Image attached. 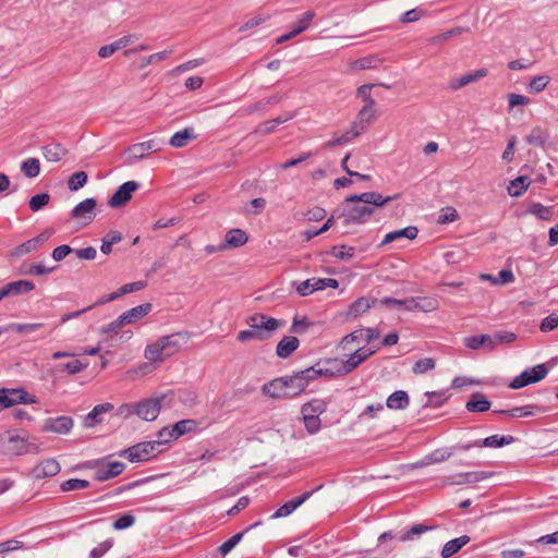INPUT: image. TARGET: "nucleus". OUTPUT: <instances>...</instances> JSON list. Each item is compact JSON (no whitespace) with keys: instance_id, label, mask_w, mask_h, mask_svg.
Segmentation results:
<instances>
[{"instance_id":"c03bdc74","label":"nucleus","mask_w":558,"mask_h":558,"mask_svg":"<svg viewBox=\"0 0 558 558\" xmlns=\"http://www.w3.org/2000/svg\"><path fill=\"white\" fill-rule=\"evenodd\" d=\"M525 140L530 145L544 147L548 140V134L541 126H535Z\"/></svg>"},{"instance_id":"c85d7f7f","label":"nucleus","mask_w":558,"mask_h":558,"mask_svg":"<svg viewBox=\"0 0 558 558\" xmlns=\"http://www.w3.org/2000/svg\"><path fill=\"white\" fill-rule=\"evenodd\" d=\"M490 401L483 393L474 392L466 402L465 408L470 412H486L490 409Z\"/></svg>"},{"instance_id":"39448f33","label":"nucleus","mask_w":558,"mask_h":558,"mask_svg":"<svg viewBox=\"0 0 558 558\" xmlns=\"http://www.w3.org/2000/svg\"><path fill=\"white\" fill-rule=\"evenodd\" d=\"M167 399V395L144 399L137 403L124 404L125 414H136L140 418L151 422L155 421L161 410L162 402Z\"/></svg>"},{"instance_id":"ddd939ff","label":"nucleus","mask_w":558,"mask_h":558,"mask_svg":"<svg viewBox=\"0 0 558 558\" xmlns=\"http://www.w3.org/2000/svg\"><path fill=\"white\" fill-rule=\"evenodd\" d=\"M140 187L136 181H126L118 187L108 201V205L112 208L124 206L132 197V193Z\"/></svg>"},{"instance_id":"2eb2a0df","label":"nucleus","mask_w":558,"mask_h":558,"mask_svg":"<svg viewBox=\"0 0 558 558\" xmlns=\"http://www.w3.org/2000/svg\"><path fill=\"white\" fill-rule=\"evenodd\" d=\"M35 289V284L29 280H17L9 282L0 288V302L5 298L25 294Z\"/></svg>"},{"instance_id":"6e6552de","label":"nucleus","mask_w":558,"mask_h":558,"mask_svg":"<svg viewBox=\"0 0 558 558\" xmlns=\"http://www.w3.org/2000/svg\"><path fill=\"white\" fill-rule=\"evenodd\" d=\"M548 374V367L545 364H538L532 368L523 371L519 376L514 377L509 384L511 389H520L527 385L541 381Z\"/></svg>"},{"instance_id":"b1692460","label":"nucleus","mask_w":558,"mask_h":558,"mask_svg":"<svg viewBox=\"0 0 558 558\" xmlns=\"http://www.w3.org/2000/svg\"><path fill=\"white\" fill-rule=\"evenodd\" d=\"M487 75V70L486 69H480V70H476L475 72L473 73H468L461 77H456V78H451L450 80V88L452 90H458L471 83H474L476 81H478L480 78L482 77H485Z\"/></svg>"},{"instance_id":"6ab92c4d","label":"nucleus","mask_w":558,"mask_h":558,"mask_svg":"<svg viewBox=\"0 0 558 558\" xmlns=\"http://www.w3.org/2000/svg\"><path fill=\"white\" fill-rule=\"evenodd\" d=\"M322 488V485L317 486L314 490L305 492L300 497L289 500L283 504L275 513L271 514V519H279L290 515L294 510H296L300 506H302L314 492Z\"/></svg>"},{"instance_id":"4be33fe9","label":"nucleus","mask_w":558,"mask_h":558,"mask_svg":"<svg viewBox=\"0 0 558 558\" xmlns=\"http://www.w3.org/2000/svg\"><path fill=\"white\" fill-rule=\"evenodd\" d=\"M546 408L537 404H526L523 407H515L508 411H498L501 414H508L511 417H525V416H534L537 414H542L546 412Z\"/></svg>"},{"instance_id":"79ce46f5","label":"nucleus","mask_w":558,"mask_h":558,"mask_svg":"<svg viewBox=\"0 0 558 558\" xmlns=\"http://www.w3.org/2000/svg\"><path fill=\"white\" fill-rule=\"evenodd\" d=\"M196 427L197 423L195 420H181L172 426L171 433L173 438L177 439L180 436L194 430Z\"/></svg>"},{"instance_id":"774afa93","label":"nucleus","mask_w":558,"mask_h":558,"mask_svg":"<svg viewBox=\"0 0 558 558\" xmlns=\"http://www.w3.org/2000/svg\"><path fill=\"white\" fill-rule=\"evenodd\" d=\"M558 327V316L556 314H551L544 318L541 323L539 329L543 332L551 331Z\"/></svg>"},{"instance_id":"9d476101","label":"nucleus","mask_w":558,"mask_h":558,"mask_svg":"<svg viewBox=\"0 0 558 558\" xmlns=\"http://www.w3.org/2000/svg\"><path fill=\"white\" fill-rule=\"evenodd\" d=\"M36 402V397L29 396L24 389H0V405L4 408L20 403L33 404Z\"/></svg>"},{"instance_id":"bf43d9fd","label":"nucleus","mask_w":558,"mask_h":558,"mask_svg":"<svg viewBox=\"0 0 558 558\" xmlns=\"http://www.w3.org/2000/svg\"><path fill=\"white\" fill-rule=\"evenodd\" d=\"M303 423L308 434L314 435L320 429V418L313 415H302Z\"/></svg>"},{"instance_id":"a18cd8bd","label":"nucleus","mask_w":558,"mask_h":558,"mask_svg":"<svg viewBox=\"0 0 558 558\" xmlns=\"http://www.w3.org/2000/svg\"><path fill=\"white\" fill-rule=\"evenodd\" d=\"M409 300H412L413 304L415 305V306L411 305L410 311L420 310L422 312H432V311H435V310L438 308V301L435 300V299H428V298L415 299V298H410Z\"/></svg>"},{"instance_id":"864d4df0","label":"nucleus","mask_w":558,"mask_h":558,"mask_svg":"<svg viewBox=\"0 0 558 558\" xmlns=\"http://www.w3.org/2000/svg\"><path fill=\"white\" fill-rule=\"evenodd\" d=\"M86 465L88 468H94V466L100 465L95 473V480L98 482H105V481L113 478V475L111 474L110 469L107 465L106 466L102 465L100 461L88 462Z\"/></svg>"},{"instance_id":"7c9ffc66","label":"nucleus","mask_w":558,"mask_h":558,"mask_svg":"<svg viewBox=\"0 0 558 558\" xmlns=\"http://www.w3.org/2000/svg\"><path fill=\"white\" fill-rule=\"evenodd\" d=\"M471 541L470 536L462 535L460 537H457L454 539H451L445 544L441 550V557L442 558H449L457 554L463 546L469 544Z\"/></svg>"},{"instance_id":"603ef678","label":"nucleus","mask_w":558,"mask_h":558,"mask_svg":"<svg viewBox=\"0 0 558 558\" xmlns=\"http://www.w3.org/2000/svg\"><path fill=\"white\" fill-rule=\"evenodd\" d=\"M87 173L85 171H78L73 173L68 180V187L70 191H77L83 187L87 182Z\"/></svg>"},{"instance_id":"423d86ee","label":"nucleus","mask_w":558,"mask_h":558,"mask_svg":"<svg viewBox=\"0 0 558 558\" xmlns=\"http://www.w3.org/2000/svg\"><path fill=\"white\" fill-rule=\"evenodd\" d=\"M159 452H161L160 442L143 441L119 451L118 456L128 459L130 462L138 463L148 461Z\"/></svg>"},{"instance_id":"2f4dec72","label":"nucleus","mask_w":558,"mask_h":558,"mask_svg":"<svg viewBox=\"0 0 558 558\" xmlns=\"http://www.w3.org/2000/svg\"><path fill=\"white\" fill-rule=\"evenodd\" d=\"M410 403L409 396L403 390H397L393 393H391L386 401L387 408L391 410H403L408 408Z\"/></svg>"},{"instance_id":"8fccbe9b","label":"nucleus","mask_w":558,"mask_h":558,"mask_svg":"<svg viewBox=\"0 0 558 558\" xmlns=\"http://www.w3.org/2000/svg\"><path fill=\"white\" fill-rule=\"evenodd\" d=\"M90 486V483L86 480L81 478H70L60 484V489L62 492H72L78 489H85Z\"/></svg>"},{"instance_id":"dca6fc26","label":"nucleus","mask_w":558,"mask_h":558,"mask_svg":"<svg viewBox=\"0 0 558 558\" xmlns=\"http://www.w3.org/2000/svg\"><path fill=\"white\" fill-rule=\"evenodd\" d=\"M73 424V418L70 416L61 415L58 417H49L43 425V432H51L61 435L69 434Z\"/></svg>"},{"instance_id":"7ed1b4c3","label":"nucleus","mask_w":558,"mask_h":558,"mask_svg":"<svg viewBox=\"0 0 558 558\" xmlns=\"http://www.w3.org/2000/svg\"><path fill=\"white\" fill-rule=\"evenodd\" d=\"M186 341L187 337L182 332L165 336L147 345L144 355L150 362L161 363L177 353Z\"/></svg>"},{"instance_id":"ea45409f","label":"nucleus","mask_w":558,"mask_h":558,"mask_svg":"<svg viewBox=\"0 0 558 558\" xmlns=\"http://www.w3.org/2000/svg\"><path fill=\"white\" fill-rule=\"evenodd\" d=\"M259 524H260V522H256V523H254V524L250 525L245 531L240 532V533H236V534H234L232 537H230L229 539H227L226 542H223V543L219 546V548H218L219 553H220L222 556H226L228 553H230V551H231V550H232V549H233V548L239 544V542L242 539V537H243V535H244V533H245L246 531H248V530H251V529H253V527H255V526H257V525H259Z\"/></svg>"},{"instance_id":"a19ab883","label":"nucleus","mask_w":558,"mask_h":558,"mask_svg":"<svg viewBox=\"0 0 558 558\" xmlns=\"http://www.w3.org/2000/svg\"><path fill=\"white\" fill-rule=\"evenodd\" d=\"M56 267H45L41 264H32V265H23L19 268V275L21 276H29V275H36V276H44L52 272Z\"/></svg>"},{"instance_id":"f8f14e48","label":"nucleus","mask_w":558,"mask_h":558,"mask_svg":"<svg viewBox=\"0 0 558 558\" xmlns=\"http://www.w3.org/2000/svg\"><path fill=\"white\" fill-rule=\"evenodd\" d=\"M161 142L157 140H149L143 143L133 144L128 148L129 163H134L137 160L143 159L149 153H156L161 149Z\"/></svg>"},{"instance_id":"bb28decb","label":"nucleus","mask_w":558,"mask_h":558,"mask_svg":"<svg viewBox=\"0 0 558 558\" xmlns=\"http://www.w3.org/2000/svg\"><path fill=\"white\" fill-rule=\"evenodd\" d=\"M464 344L471 350H478L483 345H486L490 351L496 348V341L489 335L466 337L464 338Z\"/></svg>"},{"instance_id":"69168bd1","label":"nucleus","mask_w":558,"mask_h":558,"mask_svg":"<svg viewBox=\"0 0 558 558\" xmlns=\"http://www.w3.org/2000/svg\"><path fill=\"white\" fill-rule=\"evenodd\" d=\"M332 255L341 260L348 259L353 257L354 255V248L352 246H333L332 248Z\"/></svg>"},{"instance_id":"c9c22d12","label":"nucleus","mask_w":558,"mask_h":558,"mask_svg":"<svg viewBox=\"0 0 558 558\" xmlns=\"http://www.w3.org/2000/svg\"><path fill=\"white\" fill-rule=\"evenodd\" d=\"M327 403L322 399H314L302 405V415H313L319 417L320 414L326 412Z\"/></svg>"},{"instance_id":"13d9d810","label":"nucleus","mask_w":558,"mask_h":558,"mask_svg":"<svg viewBox=\"0 0 558 558\" xmlns=\"http://www.w3.org/2000/svg\"><path fill=\"white\" fill-rule=\"evenodd\" d=\"M435 368V361L430 357H424L415 362L413 365V373L416 375L424 374Z\"/></svg>"},{"instance_id":"f3484780","label":"nucleus","mask_w":558,"mask_h":558,"mask_svg":"<svg viewBox=\"0 0 558 558\" xmlns=\"http://www.w3.org/2000/svg\"><path fill=\"white\" fill-rule=\"evenodd\" d=\"M61 470L59 462L53 458L43 460L32 469V476L36 480H43L46 477H52L57 475Z\"/></svg>"},{"instance_id":"4d7b16f0","label":"nucleus","mask_w":558,"mask_h":558,"mask_svg":"<svg viewBox=\"0 0 558 558\" xmlns=\"http://www.w3.org/2000/svg\"><path fill=\"white\" fill-rule=\"evenodd\" d=\"M315 13L313 11L305 12L302 17L298 21L295 27L292 29V35H299L303 33L310 26Z\"/></svg>"},{"instance_id":"4c0bfd02","label":"nucleus","mask_w":558,"mask_h":558,"mask_svg":"<svg viewBox=\"0 0 558 558\" xmlns=\"http://www.w3.org/2000/svg\"><path fill=\"white\" fill-rule=\"evenodd\" d=\"M531 184V180L526 175H520L510 182L508 186V193L513 197H519Z\"/></svg>"},{"instance_id":"412c9836","label":"nucleus","mask_w":558,"mask_h":558,"mask_svg":"<svg viewBox=\"0 0 558 558\" xmlns=\"http://www.w3.org/2000/svg\"><path fill=\"white\" fill-rule=\"evenodd\" d=\"M287 384L283 377L272 379L262 387V391L265 396H269L275 399H287Z\"/></svg>"},{"instance_id":"3c124183","label":"nucleus","mask_w":558,"mask_h":558,"mask_svg":"<svg viewBox=\"0 0 558 558\" xmlns=\"http://www.w3.org/2000/svg\"><path fill=\"white\" fill-rule=\"evenodd\" d=\"M530 213L542 220H550L554 215L553 207L544 206L541 203H534L530 207Z\"/></svg>"},{"instance_id":"0e129e2a","label":"nucleus","mask_w":558,"mask_h":558,"mask_svg":"<svg viewBox=\"0 0 558 558\" xmlns=\"http://www.w3.org/2000/svg\"><path fill=\"white\" fill-rule=\"evenodd\" d=\"M549 83V77L546 75H539L532 78L530 82V89L534 93H539L545 89L547 84Z\"/></svg>"},{"instance_id":"338daca9","label":"nucleus","mask_w":558,"mask_h":558,"mask_svg":"<svg viewBox=\"0 0 558 558\" xmlns=\"http://www.w3.org/2000/svg\"><path fill=\"white\" fill-rule=\"evenodd\" d=\"M134 522H135L134 515L126 513V514H123L120 518H118L113 522L112 525L116 530H123V529H128V527L132 526L134 524Z\"/></svg>"},{"instance_id":"de8ad7c7","label":"nucleus","mask_w":558,"mask_h":558,"mask_svg":"<svg viewBox=\"0 0 558 558\" xmlns=\"http://www.w3.org/2000/svg\"><path fill=\"white\" fill-rule=\"evenodd\" d=\"M434 529H435V526H433V525L415 524L400 536V541L401 542L412 541L415 537L421 536L423 533L432 531Z\"/></svg>"},{"instance_id":"a878e982","label":"nucleus","mask_w":558,"mask_h":558,"mask_svg":"<svg viewBox=\"0 0 558 558\" xmlns=\"http://www.w3.org/2000/svg\"><path fill=\"white\" fill-rule=\"evenodd\" d=\"M418 230L414 226H410L400 230H395L387 233L380 243V246L392 243L400 239L414 240L417 236Z\"/></svg>"},{"instance_id":"473e14b6","label":"nucleus","mask_w":558,"mask_h":558,"mask_svg":"<svg viewBox=\"0 0 558 558\" xmlns=\"http://www.w3.org/2000/svg\"><path fill=\"white\" fill-rule=\"evenodd\" d=\"M195 138H196V134L194 133V130L186 128L182 131L174 133L171 136L169 144L172 147L181 148V147H185L191 141H193Z\"/></svg>"},{"instance_id":"f03ea898","label":"nucleus","mask_w":558,"mask_h":558,"mask_svg":"<svg viewBox=\"0 0 558 558\" xmlns=\"http://www.w3.org/2000/svg\"><path fill=\"white\" fill-rule=\"evenodd\" d=\"M248 329L241 330L236 339L240 342L265 341L271 338L272 333L283 326V322L269 317L263 313H255L245 320Z\"/></svg>"},{"instance_id":"052dcab7","label":"nucleus","mask_w":558,"mask_h":558,"mask_svg":"<svg viewBox=\"0 0 558 558\" xmlns=\"http://www.w3.org/2000/svg\"><path fill=\"white\" fill-rule=\"evenodd\" d=\"M44 325L41 323H34V324H12L4 328V330L13 329L16 332L24 333V332H33L38 329H40Z\"/></svg>"},{"instance_id":"9b49d317","label":"nucleus","mask_w":558,"mask_h":558,"mask_svg":"<svg viewBox=\"0 0 558 558\" xmlns=\"http://www.w3.org/2000/svg\"><path fill=\"white\" fill-rule=\"evenodd\" d=\"M379 337V331L376 328H363L354 330L342 338L340 347L343 351H353L350 347L351 343H361L362 341L371 343Z\"/></svg>"},{"instance_id":"a211bd4d","label":"nucleus","mask_w":558,"mask_h":558,"mask_svg":"<svg viewBox=\"0 0 558 558\" xmlns=\"http://www.w3.org/2000/svg\"><path fill=\"white\" fill-rule=\"evenodd\" d=\"M492 476V473L478 471V472H463L452 475L446 480L448 485H465L482 482Z\"/></svg>"},{"instance_id":"1a4fd4ad","label":"nucleus","mask_w":558,"mask_h":558,"mask_svg":"<svg viewBox=\"0 0 558 558\" xmlns=\"http://www.w3.org/2000/svg\"><path fill=\"white\" fill-rule=\"evenodd\" d=\"M338 286V281L332 278H311L298 283L295 290L301 296H307L314 291L325 290L326 288L337 289Z\"/></svg>"},{"instance_id":"f704fd0d","label":"nucleus","mask_w":558,"mask_h":558,"mask_svg":"<svg viewBox=\"0 0 558 558\" xmlns=\"http://www.w3.org/2000/svg\"><path fill=\"white\" fill-rule=\"evenodd\" d=\"M43 154L47 161L58 162L68 154V150L59 143H51L43 147Z\"/></svg>"},{"instance_id":"680f3d73","label":"nucleus","mask_w":558,"mask_h":558,"mask_svg":"<svg viewBox=\"0 0 558 558\" xmlns=\"http://www.w3.org/2000/svg\"><path fill=\"white\" fill-rule=\"evenodd\" d=\"M425 15V11L418 8L412 9L403 13L400 17V22L403 24L413 23L418 21Z\"/></svg>"},{"instance_id":"6e6d98bb","label":"nucleus","mask_w":558,"mask_h":558,"mask_svg":"<svg viewBox=\"0 0 558 558\" xmlns=\"http://www.w3.org/2000/svg\"><path fill=\"white\" fill-rule=\"evenodd\" d=\"M50 195L48 193H39L29 199V208L33 211H38L48 205Z\"/></svg>"},{"instance_id":"f257e3e1","label":"nucleus","mask_w":558,"mask_h":558,"mask_svg":"<svg viewBox=\"0 0 558 558\" xmlns=\"http://www.w3.org/2000/svg\"><path fill=\"white\" fill-rule=\"evenodd\" d=\"M399 194L383 196L377 192H365L348 196L340 209L338 218H343V225L364 223L376 207H384L389 202L399 198Z\"/></svg>"},{"instance_id":"49530a36","label":"nucleus","mask_w":558,"mask_h":558,"mask_svg":"<svg viewBox=\"0 0 558 558\" xmlns=\"http://www.w3.org/2000/svg\"><path fill=\"white\" fill-rule=\"evenodd\" d=\"M513 441H514V437L511 435H507V436L492 435V436H488L485 439L481 440L482 446L494 447V448L502 447L505 445L512 444Z\"/></svg>"},{"instance_id":"37998d69","label":"nucleus","mask_w":558,"mask_h":558,"mask_svg":"<svg viewBox=\"0 0 558 558\" xmlns=\"http://www.w3.org/2000/svg\"><path fill=\"white\" fill-rule=\"evenodd\" d=\"M21 171L26 178H36L40 172V162L37 158H27L21 163Z\"/></svg>"},{"instance_id":"5fc2aeb1","label":"nucleus","mask_w":558,"mask_h":558,"mask_svg":"<svg viewBox=\"0 0 558 558\" xmlns=\"http://www.w3.org/2000/svg\"><path fill=\"white\" fill-rule=\"evenodd\" d=\"M381 63L377 56H368L355 61L354 66L360 70L376 69Z\"/></svg>"},{"instance_id":"4468645a","label":"nucleus","mask_w":558,"mask_h":558,"mask_svg":"<svg viewBox=\"0 0 558 558\" xmlns=\"http://www.w3.org/2000/svg\"><path fill=\"white\" fill-rule=\"evenodd\" d=\"M97 201L93 197L86 198L78 203L72 210L71 217L75 220H83L85 225L90 223L95 218V209Z\"/></svg>"},{"instance_id":"cd10ccee","label":"nucleus","mask_w":558,"mask_h":558,"mask_svg":"<svg viewBox=\"0 0 558 558\" xmlns=\"http://www.w3.org/2000/svg\"><path fill=\"white\" fill-rule=\"evenodd\" d=\"M453 449L440 448L434 450L432 453L427 454L422 461L417 462L416 466H426L433 463H440L448 460L451 456H453Z\"/></svg>"},{"instance_id":"5701e85b","label":"nucleus","mask_w":558,"mask_h":558,"mask_svg":"<svg viewBox=\"0 0 558 558\" xmlns=\"http://www.w3.org/2000/svg\"><path fill=\"white\" fill-rule=\"evenodd\" d=\"M371 307H377V299L368 300L364 296L360 298L349 306L347 316L350 319L356 318Z\"/></svg>"},{"instance_id":"72a5a7b5","label":"nucleus","mask_w":558,"mask_h":558,"mask_svg":"<svg viewBox=\"0 0 558 558\" xmlns=\"http://www.w3.org/2000/svg\"><path fill=\"white\" fill-rule=\"evenodd\" d=\"M113 409L111 403H101L97 404L86 416L84 420L85 427H93L96 423L101 422L99 417L102 413L110 412Z\"/></svg>"},{"instance_id":"20e7f679","label":"nucleus","mask_w":558,"mask_h":558,"mask_svg":"<svg viewBox=\"0 0 558 558\" xmlns=\"http://www.w3.org/2000/svg\"><path fill=\"white\" fill-rule=\"evenodd\" d=\"M317 366L318 364H316L315 366L307 367L303 371L296 372L291 376L283 377L287 384L286 395H288V398H294L302 393L311 380H314L322 375H333L332 371Z\"/></svg>"},{"instance_id":"0eeeda50","label":"nucleus","mask_w":558,"mask_h":558,"mask_svg":"<svg viewBox=\"0 0 558 558\" xmlns=\"http://www.w3.org/2000/svg\"><path fill=\"white\" fill-rule=\"evenodd\" d=\"M29 447L25 435L12 430L0 434V450L5 454L22 456L31 451Z\"/></svg>"},{"instance_id":"c756f323","label":"nucleus","mask_w":558,"mask_h":558,"mask_svg":"<svg viewBox=\"0 0 558 558\" xmlns=\"http://www.w3.org/2000/svg\"><path fill=\"white\" fill-rule=\"evenodd\" d=\"M153 305L150 303H144L135 306L122 314L125 324H133L141 318L145 317L150 311Z\"/></svg>"},{"instance_id":"393cba45","label":"nucleus","mask_w":558,"mask_h":558,"mask_svg":"<svg viewBox=\"0 0 558 558\" xmlns=\"http://www.w3.org/2000/svg\"><path fill=\"white\" fill-rule=\"evenodd\" d=\"M300 345V341L294 336L283 337L277 344L276 354L280 359L289 357Z\"/></svg>"},{"instance_id":"58836bf2","label":"nucleus","mask_w":558,"mask_h":558,"mask_svg":"<svg viewBox=\"0 0 558 558\" xmlns=\"http://www.w3.org/2000/svg\"><path fill=\"white\" fill-rule=\"evenodd\" d=\"M248 240L247 234L241 229H231L227 232L225 241L227 245L239 247L244 245Z\"/></svg>"},{"instance_id":"e2e57ef3","label":"nucleus","mask_w":558,"mask_h":558,"mask_svg":"<svg viewBox=\"0 0 558 558\" xmlns=\"http://www.w3.org/2000/svg\"><path fill=\"white\" fill-rule=\"evenodd\" d=\"M375 105H365L357 113V120H361L366 126L371 123V121L375 117Z\"/></svg>"},{"instance_id":"aec40b11","label":"nucleus","mask_w":558,"mask_h":558,"mask_svg":"<svg viewBox=\"0 0 558 558\" xmlns=\"http://www.w3.org/2000/svg\"><path fill=\"white\" fill-rule=\"evenodd\" d=\"M375 350H364L363 348L355 349L349 356V359L342 363L341 369L339 372L343 374L351 373L354 368H356L362 362H364L368 356L373 355Z\"/></svg>"},{"instance_id":"09e8293b","label":"nucleus","mask_w":558,"mask_h":558,"mask_svg":"<svg viewBox=\"0 0 558 558\" xmlns=\"http://www.w3.org/2000/svg\"><path fill=\"white\" fill-rule=\"evenodd\" d=\"M425 397L427 399L426 401L423 402V408H439L447 400V397H445V392L438 391H428L425 393Z\"/></svg>"},{"instance_id":"e433bc0d","label":"nucleus","mask_w":558,"mask_h":558,"mask_svg":"<svg viewBox=\"0 0 558 558\" xmlns=\"http://www.w3.org/2000/svg\"><path fill=\"white\" fill-rule=\"evenodd\" d=\"M415 306L412 300H398L393 298L377 299V306H386L388 308H396L398 311H410V307Z\"/></svg>"}]
</instances>
